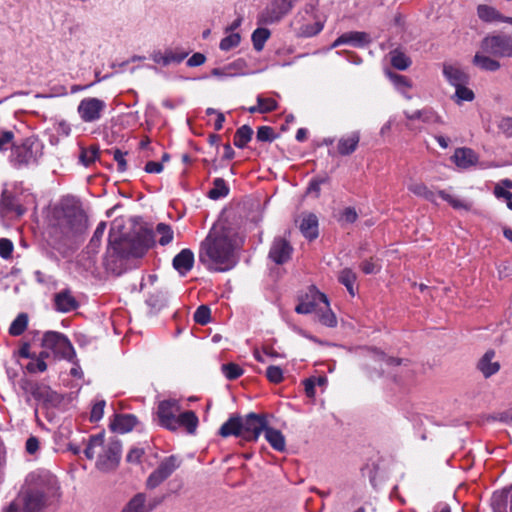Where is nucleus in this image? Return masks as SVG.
Returning a JSON list of instances; mask_svg holds the SVG:
<instances>
[{
	"label": "nucleus",
	"instance_id": "1",
	"mask_svg": "<svg viewBox=\"0 0 512 512\" xmlns=\"http://www.w3.org/2000/svg\"><path fill=\"white\" fill-rule=\"evenodd\" d=\"M238 247L236 234L223 225L216 224L201 242L199 260L209 270L225 272L236 265Z\"/></svg>",
	"mask_w": 512,
	"mask_h": 512
},
{
	"label": "nucleus",
	"instance_id": "2",
	"mask_svg": "<svg viewBox=\"0 0 512 512\" xmlns=\"http://www.w3.org/2000/svg\"><path fill=\"white\" fill-rule=\"evenodd\" d=\"M27 488L5 509L4 512H41L46 498L58 490L57 478L49 471L32 472L26 479Z\"/></svg>",
	"mask_w": 512,
	"mask_h": 512
},
{
	"label": "nucleus",
	"instance_id": "3",
	"mask_svg": "<svg viewBox=\"0 0 512 512\" xmlns=\"http://www.w3.org/2000/svg\"><path fill=\"white\" fill-rule=\"evenodd\" d=\"M295 311L299 314L314 313L320 323L327 327H335L337 319L330 309L329 301L325 294L319 292L315 287L300 299Z\"/></svg>",
	"mask_w": 512,
	"mask_h": 512
},
{
	"label": "nucleus",
	"instance_id": "4",
	"mask_svg": "<svg viewBox=\"0 0 512 512\" xmlns=\"http://www.w3.org/2000/svg\"><path fill=\"white\" fill-rule=\"evenodd\" d=\"M109 245L115 254L121 258L142 257L150 247L149 239L137 237L133 239L123 238L115 225L109 232Z\"/></svg>",
	"mask_w": 512,
	"mask_h": 512
},
{
	"label": "nucleus",
	"instance_id": "5",
	"mask_svg": "<svg viewBox=\"0 0 512 512\" xmlns=\"http://www.w3.org/2000/svg\"><path fill=\"white\" fill-rule=\"evenodd\" d=\"M42 356L71 359L74 349L69 339L62 333L47 331L42 338Z\"/></svg>",
	"mask_w": 512,
	"mask_h": 512
},
{
	"label": "nucleus",
	"instance_id": "6",
	"mask_svg": "<svg viewBox=\"0 0 512 512\" xmlns=\"http://www.w3.org/2000/svg\"><path fill=\"white\" fill-rule=\"evenodd\" d=\"M85 215L78 203L74 200H67L61 205V215L59 216V226L63 230L76 232L84 227Z\"/></svg>",
	"mask_w": 512,
	"mask_h": 512
},
{
	"label": "nucleus",
	"instance_id": "7",
	"mask_svg": "<svg viewBox=\"0 0 512 512\" xmlns=\"http://www.w3.org/2000/svg\"><path fill=\"white\" fill-rule=\"evenodd\" d=\"M181 463L182 460L176 455H170L162 459L157 468L147 478L146 487L148 489L158 487L180 467Z\"/></svg>",
	"mask_w": 512,
	"mask_h": 512
},
{
	"label": "nucleus",
	"instance_id": "8",
	"mask_svg": "<svg viewBox=\"0 0 512 512\" xmlns=\"http://www.w3.org/2000/svg\"><path fill=\"white\" fill-rule=\"evenodd\" d=\"M40 155V145L27 139L21 145L13 147L11 161L15 166L30 165L35 163Z\"/></svg>",
	"mask_w": 512,
	"mask_h": 512
},
{
	"label": "nucleus",
	"instance_id": "9",
	"mask_svg": "<svg viewBox=\"0 0 512 512\" xmlns=\"http://www.w3.org/2000/svg\"><path fill=\"white\" fill-rule=\"evenodd\" d=\"M481 49L494 57H512V38L506 35L485 37Z\"/></svg>",
	"mask_w": 512,
	"mask_h": 512
},
{
	"label": "nucleus",
	"instance_id": "10",
	"mask_svg": "<svg viewBox=\"0 0 512 512\" xmlns=\"http://www.w3.org/2000/svg\"><path fill=\"white\" fill-rule=\"evenodd\" d=\"M105 109V101L96 97H86L79 102L77 113L83 122L92 123L101 119Z\"/></svg>",
	"mask_w": 512,
	"mask_h": 512
},
{
	"label": "nucleus",
	"instance_id": "11",
	"mask_svg": "<svg viewBox=\"0 0 512 512\" xmlns=\"http://www.w3.org/2000/svg\"><path fill=\"white\" fill-rule=\"evenodd\" d=\"M189 52L182 47H165L163 49H155L150 53V59L161 67L180 64Z\"/></svg>",
	"mask_w": 512,
	"mask_h": 512
},
{
	"label": "nucleus",
	"instance_id": "12",
	"mask_svg": "<svg viewBox=\"0 0 512 512\" xmlns=\"http://www.w3.org/2000/svg\"><path fill=\"white\" fill-rule=\"evenodd\" d=\"M180 410L181 407L177 400L161 401L157 407V418L159 424L169 430H176V418L178 417Z\"/></svg>",
	"mask_w": 512,
	"mask_h": 512
},
{
	"label": "nucleus",
	"instance_id": "13",
	"mask_svg": "<svg viewBox=\"0 0 512 512\" xmlns=\"http://www.w3.org/2000/svg\"><path fill=\"white\" fill-rule=\"evenodd\" d=\"M241 438L247 441H256L264 430L266 423L264 417L250 413L241 418Z\"/></svg>",
	"mask_w": 512,
	"mask_h": 512
},
{
	"label": "nucleus",
	"instance_id": "14",
	"mask_svg": "<svg viewBox=\"0 0 512 512\" xmlns=\"http://www.w3.org/2000/svg\"><path fill=\"white\" fill-rule=\"evenodd\" d=\"M298 0H272L269 6L261 13L260 21L272 24L286 15Z\"/></svg>",
	"mask_w": 512,
	"mask_h": 512
},
{
	"label": "nucleus",
	"instance_id": "15",
	"mask_svg": "<svg viewBox=\"0 0 512 512\" xmlns=\"http://www.w3.org/2000/svg\"><path fill=\"white\" fill-rule=\"evenodd\" d=\"M120 452L121 445L118 441H108L105 452L96 461L97 468L102 471L114 469L119 463Z\"/></svg>",
	"mask_w": 512,
	"mask_h": 512
},
{
	"label": "nucleus",
	"instance_id": "16",
	"mask_svg": "<svg viewBox=\"0 0 512 512\" xmlns=\"http://www.w3.org/2000/svg\"><path fill=\"white\" fill-rule=\"evenodd\" d=\"M0 213L7 215L9 213H15L17 216H21L25 213L20 197L8 189H4L0 198Z\"/></svg>",
	"mask_w": 512,
	"mask_h": 512
},
{
	"label": "nucleus",
	"instance_id": "17",
	"mask_svg": "<svg viewBox=\"0 0 512 512\" xmlns=\"http://www.w3.org/2000/svg\"><path fill=\"white\" fill-rule=\"evenodd\" d=\"M249 73L247 62L242 58H238L223 67L214 68L211 71L212 76L220 79L248 75Z\"/></svg>",
	"mask_w": 512,
	"mask_h": 512
},
{
	"label": "nucleus",
	"instance_id": "18",
	"mask_svg": "<svg viewBox=\"0 0 512 512\" xmlns=\"http://www.w3.org/2000/svg\"><path fill=\"white\" fill-rule=\"evenodd\" d=\"M293 248L283 238H276L270 248L269 258L276 264H283L290 260Z\"/></svg>",
	"mask_w": 512,
	"mask_h": 512
},
{
	"label": "nucleus",
	"instance_id": "19",
	"mask_svg": "<svg viewBox=\"0 0 512 512\" xmlns=\"http://www.w3.org/2000/svg\"><path fill=\"white\" fill-rule=\"evenodd\" d=\"M360 141V132L353 131L341 136L336 145L337 153L341 156L351 155L356 151Z\"/></svg>",
	"mask_w": 512,
	"mask_h": 512
},
{
	"label": "nucleus",
	"instance_id": "20",
	"mask_svg": "<svg viewBox=\"0 0 512 512\" xmlns=\"http://www.w3.org/2000/svg\"><path fill=\"white\" fill-rule=\"evenodd\" d=\"M478 155L470 148H457L452 156V161L460 169H468L478 162Z\"/></svg>",
	"mask_w": 512,
	"mask_h": 512
},
{
	"label": "nucleus",
	"instance_id": "21",
	"mask_svg": "<svg viewBox=\"0 0 512 512\" xmlns=\"http://www.w3.org/2000/svg\"><path fill=\"white\" fill-rule=\"evenodd\" d=\"M370 41L369 35L365 32H347L339 36L332 44V48L338 47L343 44H348L353 47H363Z\"/></svg>",
	"mask_w": 512,
	"mask_h": 512
},
{
	"label": "nucleus",
	"instance_id": "22",
	"mask_svg": "<svg viewBox=\"0 0 512 512\" xmlns=\"http://www.w3.org/2000/svg\"><path fill=\"white\" fill-rule=\"evenodd\" d=\"M55 309L61 313L71 312L78 307V302L71 291L66 289L58 292L54 296Z\"/></svg>",
	"mask_w": 512,
	"mask_h": 512
},
{
	"label": "nucleus",
	"instance_id": "23",
	"mask_svg": "<svg viewBox=\"0 0 512 512\" xmlns=\"http://www.w3.org/2000/svg\"><path fill=\"white\" fill-rule=\"evenodd\" d=\"M299 228L303 236L309 240L318 237V219L312 213L302 214L299 220Z\"/></svg>",
	"mask_w": 512,
	"mask_h": 512
},
{
	"label": "nucleus",
	"instance_id": "24",
	"mask_svg": "<svg viewBox=\"0 0 512 512\" xmlns=\"http://www.w3.org/2000/svg\"><path fill=\"white\" fill-rule=\"evenodd\" d=\"M107 442H105L104 434H97L90 437L84 454L88 459H100V456L105 452Z\"/></svg>",
	"mask_w": 512,
	"mask_h": 512
},
{
	"label": "nucleus",
	"instance_id": "25",
	"mask_svg": "<svg viewBox=\"0 0 512 512\" xmlns=\"http://www.w3.org/2000/svg\"><path fill=\"white\" fill-rule=\"evenodd\" d=\"M162 500L159 499L153 504H146V496L143 493L136 494L123 508L124 512H149L154 509Z\"/></svg>",
	"mask_w": 512,
	"mask_h": 512
},
{
	"label": "nucleus",
	"instance_id": "26",
	"mask_svg": "<svg viewBox=\"0 0 512 512\" xmlns=\"http://www.w3.org/2000/svg\"><path fill=\"white\" fill-rule=\"evenodd\" d=\"M194 254L189 249H183L173 259V267L181 274L186 275L193 267Z\"/></svg>",
	"mask_w": 512,
	"mask_h": 512
},
{
	"label": "nucleus",
	"instance_id": "27",
	"mask_svg": "<svg viewBox=\"0 0 512 512\" xmlns=\"http://www.w3.org/2000/svg\"><path fill=\"white\" fill-rule=\"evenodd\" d=\"M494 359L495 352L490 350L487 351L478 362V369L486 378L494 375L500 369V363Z\"/></svg>",
	"mask_w": 512,
	"mask_h": 512
},
{
	"label": "nucleus",
	"instance_id": "28",
	"mask_svg": "<svg viewBox=\"0 0 512 512\" xmlns=\"http://www.w3.org/2000/svg\"><path fill=\"white\" fill-rule=\"evenodd\" d=\"M137 424V418L131 414H123L115 417L111 423V428L117 433L130 432Z\"/></svg>",
	"mask_w": 512,
	"mask_h": 512
},
{
	"label": "nucleus",
	"instance_id": "29",
	"mask_svg": "<svg viewBox=\"0 0 512 512\" xmlns=\"http://www.w3.org/2000/svg\"><path fill=\"white\" fill-rule=\"evenodd\" d=\"M489 55V53L484 52L480 48V50L476 52L473 58V64L481 70L491 72L497 71L500 68V63L497 60L491 58Z\"/></svg>",
	"mask_w": 512,
	"mask_h": 512
},
{
	"label": "nucleus",
	"instance_id": "30",
	"mask_svg": "<svg viewBox=\"0 0 512 512\" xmlns=\"http://www.w3.org/2000/svg\"><path fill=\"white\" fill-rule=\"evenodd\" d=\"M443 74L448 82L454 87H458L468 82V76L458 66L444 65Z\"/></svg>",
	"mask_w": 512,
	"mask_h": 512
},
{
	"label": "nucleus",
	"instance_id": "31",
	"mask_svg": "<svg viewBox=\"0 0 512 512\" xmlns=\"http://www.w3.org/2000/svg\"><path fill=\"white\" fill-rule=\"evenodd\" d=\"M263 431H264L265 439L267 440V442L271 445V447L273 449H275L276 451H279V452H283L285 450L286 441H285V437L281 431L271 428V427H266V426Z\"/></svg>",
	"mask_w": 512,
	"mask_h": 512
},
{
	"label": "nucleus",
	"instance_id": "32",
	"mask_svg": "<svg viewBox=\"0 0 512 512\" xmlns=\"http://www.w3.org/2000/svg\"><path fill=\"white\" fill-rule=\"evenodd\" d=\"M177 429L179 427H184L189 433H194L198 426V418L193 411H185L183 413H179L176 418Z\"/></svg>",
	"mask_w": 512,
	"mask_h": 512
},
{
	"label": "nucleus",
	"instance_id": "33",
	"mask_svg": "<svg viewBox=\"0 0 512 512\" xmlns=\"http://www.w3.org/2000/svg\"><path fill=\"white\" fill-rule=\"evenodd\" d=\"M241 417H231L220 428L219 434L223 437L231 435L241 437Z\"/></svg>",
	"mask_w": 512,
	"mask_h": 512
},
{
	"label": "nucleus",
	"instance_id": "34",
	"mask_svg": "<svg viewBox=\"0 0 512 512\" xmlns=\"http://www.w3.org/2000/svg\"><path fill=\"white\" fill-rule=\"evenodd\" d=\"M388 77L394 84L395 88L407 99H411V95L407 93L409 89L412 87L411 81L403 75L395 74L392 72L387 73Z\"/></svg>",
	"mask_w": 512,
	"mask_h": 512
},
{
	"label": "nucleus",
	"instance_id": "35",
	"mask_svg": "<svg viewBox=\"0 0 512 512\" xmlns=\"http://www.w3.org/2000/svg\"><path fill=\"white\" fill-rule=\"evenodd\" d=\"M509 491L502 490L493 493L491 506L494 512H508Z\"/></svg>",
	"mask_w": 512,
	"mask_h": 512
},
{
	"label": "nucleus",
	"instance_id": "36",
	"mask_svg": "<svg viewBox=\"0 0 512 512\" xmlns=\"http://www.w3.org/2000/svg\"><path fill=\"white\" fill-rule=\"evenodd\" d=\"M408 190L418 197H422L430 202H435V194L422 182H411Z\"/></svg>",
	"mask_w": 512,
	"mask_h": 512
},
{
	"label": "nucleus",
	"instance_id": "37",
	"mask_svg": "<svg viewBox=\"0 0 512 512\" xmlns=\"http://www.w3.org/2000/svg\"><path fill=\"white\" fill-rule=\"evenodd\" d=\"M439 196L445 200L446 202H448L454 209H457V210H470L471 209V203L464 200V199H461L455 195H452L450 193H448L447 191H444V190H441L439 191Z\"/></svg>",
	"mask_w": 512,
	"mask_h": 512
},
{
	"label": "nucleus",
	"instance_id": "38",
	"mask_svg": "<svg viewBox=\"0 0 512 512\" xmlns=\"http://www.w3.org/2000/svg\"><path fill=\"white\" fill-rule=\"evenodd\" d=\"M253 131L252 129L247 126L243 125L240 128L237 129L233 143L238 148H244L246 144L251 140Z\"/></svg>",
	"mask_w": 512,
	"mask_h": 512
},
{
	"label": "nucleus",
	"instance_id": "39",
	"mask_svg": "<svg viewBox=\"0 0 512 512\" xmlns=\"http://www.w3.org/2000/svg\"><path fill=\"white\" fill-rule=\"evenodd\" d=\"M269 37L270 31L267 28H257L254 30L251 36L254 49L260 52L264 48L265 42Z\"/></svg>",
	"mask_w": 512,
	"mask_h": 512
},
{
	"label": "nucleus",
	"instance_id": "40",
	"mask_svg": "<svg viewBox=\"0 0 512 512\" xmlns=\"http://www.w3.org/2000/svg\"><path fill=\"white\" fill-rule=\"evenodd\" d=\"M390 61L392 66L399 70H406L411 64L409 57L398 50H394L390 53Z\"/></svg>",
	"mask_w": 512,
	"mask_h": 512
},
{
	"label": "nucleus",
	"instance_id": "41",
	"mask_svg": "<svg viewBox=\"0 0 512 512\" xmlns=\"http://www.w3.org/2000/svg\"><path fill=\"white\" fill-rule=\"evenodd\" d=\"M480 19L486 22L500 21L501 14L493 7L487 5H480L477 9Z\"/></svg>",
	"mask_w": 512,
	"mask_h": 512
},
{
	"label": "nucleus",
	"instance_id": "42",
	"mask_svg": "<svg viewBox=\"0 0 512 512\" xmlns=\"http://www.w3.org/2000/svg\"><path fill=\"white\" fill-rule=\"evenodd\" d=\"M494 194L497 198H502L507 201H511L512 199V181L503 180L499 184H497L494 188Z\"/></svg>",
	"mask_w": 512,
	"mask_h": 512
},
{
	"label": "nucleus",
	"instance_id": "43",
	"mask_svg": "<svg viewBox=\"0 0 512 512\" xmlns=\"http://www.w3.org/2000/svg\"><path fill=\"white\" fill-rule=\"evenodd\" d=\"M28 325V317L26 314L22 313L19 314L14 321L11 323L9 327V333L12 336H19L21 335Z\"/></svg>",
	"mask_w": 512,
	"mask_h": 512
},
{
	"label": "nucleus",
	"instance_id": "44",
	"mask_svg": "<svg viewBox=\"0 0 512 512\" xmlns=\"http://www.w3.org/2000/svg\"><path fill=\"white\" fill-rule=\"evenodd\" d=\"M229 189L226 182L222 178H216L213 182V188L209 191L208 195L211 199H219L228 194Z\"/></svg>",
	"mask_w": 512,
	"mask_h": 512
},
{
	"label": "nucleus",
	"instance_id": "45",
	"mask_svg": "<svg viewBox=\"0 0 512 512\" xmlns=\"http://www.w3.org/2000/svg\"><path fill=\"white\" fill-rule=\"evenodd\" d=\"M339 281L347 288L350 295L354 296L355 273L350 269H344L339 274Z\"/></svg>",
	"mask_w": 512,
	"mask_h": 512
},
{
	"label": "nucleus",
	"instance_id": "46",
	"mask_svg": "<svg viewBox=\"0 0 512 512\" xmlns=\"http://www.w3.org/2000/svg\"><path fill=\"white\" fill-rule=\"evenodd\" d=\"M156 235L159 236V243L161 245H167L173 240V231L167 224L160 223L156 227Z\"/></svg>",
	"mask_w": 512,
	"mask_h": 512
},
{
	"label": "nucleus",
	"instance_id": "47",
	"mask_svg": "<svg viewBox=\"0 0 512 512\" xmlns=\"http://www.w3.org/2000/svg\"><path fill=\"white\" fill-rule=\"evenodd\" d=\"M241 36L239 33H229L224 37L219 44V48L222 51H229L240 44Z\"/></svg>",
	"mask_w": 512,
	"mask_h": 512
},
{
	"label": "nucleus",
	"instance_id": "48",
	"mask_svg": "<svg viewBox=\"0 0 512 512\" xmlns=\"http://www.w3.org/2000/svg\"><path fill=\"white\" fill-rule=\"evenodd\" d=\"M98 157V149L94 146L83 148L80 154V161L84 166H89L95 162Z\"/></svg>",
	"mask_w": 512,
	"mask_h": 512
},
{
	"label": "nucleus",
	"instance_id": "49",
	"mask_svg": "<svg viewBox=\"0 0 512 512\" xmlns=\"http://www.w3.org/2000/svg\"><path fill=\"white\" fill-rule=\"evenodd\" d=\"M423 123L435 125L442 124V118L431 108L422 109V120Z\"/></svg>",
	"mask_w": 512,
	"mask_h": 512
},
{
	"label": "nucleus",
	"instance_id": "50",
	"mask_svg": "<svg viewBox=\"0 0 512 512\" xmlns=\"http://www.w3.org/2000/svg\"><path fill=\"white\" fill-rule=\"evenodd\" d=\"M222 371L226 378L234 380L239 378L243 374V370L240 366L234 363H228L222 366Z\"/></svg>",
	"mask_w": 512,
	"mask_h": 512
},
{
	"label": "nucleus",
	"instance_id": "51",
	"mask_svg": "<svg viewBox=\"0 0 512 512\" xmlns=\"http://www.w3.org/2000/svg\"><path fill=\"white\" fill-rule=\"evenodd\" d=\"M455 88V97L458 103L462 101H472L474 99V92L471 89L467 88L465 84H462Z\"/></svg>",
	"mask_w": 512,
	"mask_h": 512
},
{
	"label": "nucleus",
	"instance_id": "52",
	"mask_svg": "<svg viewBox=\"0 0 512 512\" xmlns=\"http://www.w3.org/2000/svg\"><path fill=\"white\" fill-rule=\"evenodd\" d=\"M210 314L211 311L209 307L201 305L194 313V320L198 324L205 325L210 321Z\"/></svg>",
	"mask_w": 512,
	"mask_h": 512
},
{
	"label": "nucleus",
	"instance_id": "53",
	"mask_svg": "<svg viewBox=\"0 0 512 512\" xmlns=\"http://www.w3.org/2000/svg\"><path fill=\"white\" fill-rule=\"evenodd\" d=\"M257 103L262 114L274 111L277 108V102L273 98H266L259 95L257 97Z\"/></svg>",
	"mask_w": 512,
	"mask_h": 512
},
{
	"label": "nucleus",
	"instance_id": "54",
	"mask_svg": "<svg viewBox=\"0 0 512 512\" xmlns=\"http://www.w3.org/2000/svg\"><path fill=\"white\" fill-rule=\"evenodd\" d=\"M14 250V245L11 240L7 238L0 239V257L7 260L10 259Z\"/></svg>",
	"mask_w": 512,
	"mask_h": 512
},
{
	"label": "nucleus",
	"instance_id": "55",
	"mask_svg": "<svg viewBox=\"0 0 512 512\" xmlns=\"http://www.w3.org/2000/svg\"><path fill=\"white\" fill-rule=\"evenodd\" d=\"M266 376L273 383H280L283 380V371L278 366H269L266 370Z\"/></svg>",
	"mask_w": 512,
	"mask_h": 512
},
{
	"label": "nucleus",
	"instance_id": "56",
	"mask_svg": "<svg viewBox=\"0 0 512 512\" xmlns=\"http://www.w3.org/2000/svg\"><path fill=\"white\" fill-rule=\"evenodd\" d=\"M45 356H42L40 354V358H37L35 359L34 361L30 362L28 365H27V369L30 371V372H44L46 369H47V364L44 362L43 358Z\"/></svg>",
	"mask_w": 512,
	"mask_h": 512
},
{
	"label": "nucleus",
	"instance_id": "57",
	"mask_svg": "<svg viewBox=\"0 0 512 512\" xmlns=\"http://www.w3.org/2000/svg\"><path fill=\"white\" fill-rule=\"evenodd\" d=\"M105 401H99L94 404L91 410V421H99L104 414Z\"/></svg>",
	"mask_w": 512,
	"mask_h": 512
},
{
	"label": "nucleus",
	"instance_id": "58",
	"mask_svg": "<svg viewBox=\"0 0 512 512\" xmlns=\"http://www.w3.org/2000/svg\"><path fill=\"white\" fill-rule=\"evenodd\" d=\"M498 128L508 137H512V117H504L500 120Z\"/></svg>",
	"mask_w": 512,
	"mask_h": 512
},
{
	"label": "nucleus",
	"instance_id": "59",
	"mask_svg": "<svg viewBox=\"0 0 512 512\" xmlns=\"http://www.w3.org/2000/svg\"><path fill=\"white\" fill-rule=\"evenodd\" d=\"M358 215L354 208L347 207L343 210L340 221L345 223H353L356 221Z\"/></svg>",
	"mask_w": 512,
	"mask_h": 512
},
{
	"label": "nucleus",
	"instance_id": "60",
	"mask_svg": "<svg viewBox=\"0 0 512 512\" xmlns=\"http://www.w3.org/2000/svg\"><path fill=\"white\" fill-rule=\"evenodd\" d=\"M324 183V179H313L310 181L307 187V193L314 195V197H319L320 195V187L321 184Z\"/></svg>",
	"mask_w": 512,
	"mask_h": 512
},
{
	"label": "nucleus",
	"instance_id": "61",
	"mask_svg": "<svg viewBox=\"0 0 512 512\" xmlns=\"http://www.w3.org/2000/svg\"><path fill=\"white\" fill-rule=\"evenodd\" d=\"M206 57L202 53H194L188 60L187 66L189 67H198L205 63Z\"/></svg>",
	"mask_w": 512,
	"mask_h": 512
},
{
	"label": "nucleus",
	"instance_id": "62",
	"mask_svg": "<svg viewBox=\"0 0 512 512\" xmlns=\"http://www.w3.org/2000/svg\"><path fill=\"white\" fill-rule=\"evenodd\" d=\"M143 454L144 450L142 448H132L127 454V461L130 463H139Z\"/></svg>",
	"mask_w": 512,
	"mask_h": 512
},
{
	"label": "nucleus",
	"instance_id": "63",
	"mask_svg": "<svg viewBox=\"0 0 512 512\" xmlns=\"http://www.w3.org/2000/svg\"><path fill=\"white\" fill-rule=\"evenodd\" d=\"M273 137V130L268 126H262L257 131V139L260 141H270Z\"/></svg>",
	"mask_w": 512,
	"mask_h": 512
},
{
	"label": "nucleus",
	"instance_id": "64",
	"mask_svg": "<svg viewBox=\"0 0 512 512\" xmlns=\"http://www.w3.org/2000/svg\"><path fill=\"white\" fill-rule=\"evenodd\" d=\"M125 155L126 153L122 152L121 150H115L113 153V158L117 162L118 170L121 172L126 170Z\"/></svg>",
	"mask_w": 512,
	"mask_h": 512
}]
</instances>
